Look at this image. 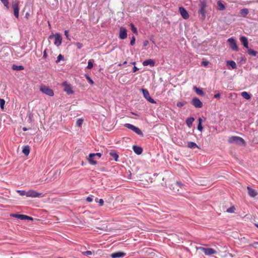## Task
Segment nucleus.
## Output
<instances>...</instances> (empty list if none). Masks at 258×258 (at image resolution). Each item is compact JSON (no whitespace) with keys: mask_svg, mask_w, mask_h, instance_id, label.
<instances>
[{"mask_svg":"<svg viewBox=\"0 0 258 258\" xmlns=\"http://www.w3.org/2000/svg\"><path fill=\"white\" fill-rule=\"evenodd\" d=\"M228 142L230 144H235L240 146H245L246 143L244 139L241 137L237 136H232L228 140Z\"/></svg>","mask_w":258,"mask_h":258,"instance_id":"1","label":"nucleus"},{"mask_svg":"<svg viewBox=\"0 0 258 258\" xmlns=\"http://www.w3.org/2000/svg\"><path fill=\"white\" fill-rule=\"evenodd\" d=\"M124 126L125 127L131 130L132 131H133V132L136 133L137 134L141 136V137H143L144 134L142 133V132L141 131V130L139 127H136V126H134V125L130 124V123H125V124H124Z\"/></svg>","mask_w":258,"mask_h":258,"instance_id":"2","label":"nucleus"},{"mask_svg":"<svg viewBox=\"0 0 258 258\" xmlns=\"http://www.w3.org/2000/svg\"><path fill=\"white\" fill-rule=\"evenodd\" d=\"M227 41L229 43L230 48L232 50L236 51H238L239 48L237 45L236 41L233 37L228 38Z\"/></svg>","mask_w":258,"mask_h":258,"instance_id":"3","label":"nucleus"},{"mask_svg":"<svg viewBox=\"0 0 258 258\" xmlns=\"http://www.w3.org/2000/svg\"><path fill=\"white\" fill-rule=\"evenodd\" d=\"M207 7V3L205 1H203L200 2V10L199 14L203 16V19L206 17V11L205 9Z\"/></svg>","mask_w":258,"mask_h":258,"instance_id":"4","label":"nucleus"},{"mask_svg":"<svg viewBox=\"0 0 258 258\" xmlns=\"http://www.w3.org/2000/svg\"><path fill=\"white\" fill-rule=\"evenodd\" d=\"M44 195L41 192H38L34 190H29L27 191V197L31 198H39L43 197Z\"/></svg>","mask_w":258,"mask_h":258,"instance_id":"5","label":"nucleus"},{"mask_svg":"<svg viewBox=\"0 0 258 258\" xmlns=\"http://www.w3.org/2000/svg\"><path fill=\"white\" fill-rule=\"evenodd\" d=\"M197 249H200L203 251L206 255H211L216 254L217 251L212 248H205L203 247H199L197 248Z\"/></svg>","mask_w":258,"mask_h":258,"instance_id":"6","label":"nucleus"},{"mask_svg":"<svg viewBox=\"0 0 258 258\" xmlns=\"http://www.w3.org/2000/svg\"><path fill=\"white\" fill-rule=\"evenodd\" d=\"M141 90L143 93L144 97L147 99V101L151 103H156L155 100L150 97L149 93L147 90L142 88L141 89Z\"/></svg>","mask_w":258,"mask_h":258,"instance_id":"7","label":"nucleus"},{"mask_svg":"<svg viewBox=\"0 0 258 258\" xmlns=\"http://www.w3.org/2000/svg\"><path fill=\"white\" fill-rule=\"evenodd\" d=\"M40 91L45 94L46 95H47L49 96H53L54 95V93L53 90L49 88L48 87L46 86H42L40 88Z\"/></svg>","mask_w":258,"mask_h":258,"instance_id":"8","label":"nucleus"},{"mask_svg":"<svg viewBox=\"0 0 258 258\" xmlns=\"http://www.w3.org/2000/svg\"><path fill=\"white\" fill-rule=\"evenodd\" d=\"M192 104L196 108H201L203 106V103L198 98H194L191 101Z\"/></svg>","mask_w":258,"mask_h":258,"instance_id":"9","label":"nucleus"},{"mask_svg":"<svg viewBox=\"0 0 258 258\" xmlns=\"http://www.w3.org/2000/svg\"><path fill=\"white\" fill-rule=\"evenodd\" d=\"M119 37L120 39H124L127 37V31L125 28L122 27L120 28Z\"/></svg>","mask_w":258,"mask_h":258,"instance_id":"10","label":"nucleus"},{"mask_svg":"<svg viewBox=\"0 0 258 258\" xmlns=\"http://www.w3.org/2000/svg\"><path fill=\"white\" fill-rule=\"evenodd\" d=\"M13 217L17 218L20 220H28L32 221L33 220V218L27 215H21V214H15L13 215Z\"/></svg>","mask_w":258,"mask_h":258,"instance_id":"11","label":"nucleus"},{"mask_svg":"<svg viewBox=\"0 0 258 258\" xmlns=\"http://www.w3.org/2000/svg\"><path fill=\"white\" fill-rule=\"evenodd\" d=\"M63 86L64 87V91L67 92L68 94L70 95L73 93V91L72 90L71 86L70 84L64 82L63 83Z\"/></svg>","mask_w":258,"mask_h":258,"instance_id":"12","label":"nucleus"},{"mask_svg":"<svg viewBox=\"0 0 258 258\" xmlns=\"http://www.w3.org/2000/svg\"><path fill=\"white\" fill-rule=\"evenodd\" d=\"M179 11L180 15L184 19H187L189 18V15L187 11L183 7H179Z\"/></svg>","mask_w":258,"mask_h":258,"instance_id":"13","label":"nucleus"},{"mask_svg":"<svg viewBox=\"0 0 258 258\" xmlns=\"http://www.w3.org/2000/svg\"><path fill=\"white\" fill-rule=\"evenodd\" d=\"M54 44L57 46H59L61 44L62 37L59 34H56L54 35Z\"/></svg>","mask_w":258,"mask_h":258,"instance_id":"14","label":"nucleus"},{"mask_svg":"<svg viewBox=\"0 0 258 258\" xmlns=\"http://www.w3.org/2000/svg\"><path fill=\"white\" fill-rule=\"evenodd\" d=\"M12 7L14 10V15L18 18L19 17V5L17 3H13Z\"/></svg>","mask_w":258,"mask_h":258,"instance_id":"15","label":"nucleus"},{"mask_svg":"<svg viewBox=\"0 0 258 258\" xmlns=\"http://www.w3.org/2000/svg\"><path fill=\"white\" fill-rule=\"evenodd\" d=\"M125 255V253L122 251H117L112 253L110 254V256L112 258H119L122 257Z\"/></svg>","mask_w":258,"mask_h":258,"instance_id":"16","label":"nucleus"},{"mask_svg":"<svg viewBox=\"0 0 258 258\" xmlns=\"http://www.w3.org/2000/svg\"><path fill=\"white\" fill-rule=\"evenodd\" d=\"M247 188L248 190V195L250 197L254 198L257 195V192L256 191L255 189L251 188L249 186H247Z\"/></svg>","mask_w":258,"mask_h":258,"instance_id":"17","label":"nucleus"},{"mask_svg":"<svg viewBox=\"0 0 258 258\" xmlns=\"http://www.w3.org/2000/svg\"><path fill=\"white\" fill-rule=\"evenodd\" d=\"M240 40L241 42V43H242V44L244 47L247 48H248V40H247V38L245 36H241L240 37Z\"/></svg>","mask_w":258,"mask_h":258,"instance_id":"18","label":"nucleus"},{"mask_svg":"<svg viewBox=\"0 0 258 258\" xmlns=\"http://www.w3.org/2000/svg\"><path fill=\"white\" fill-rule=\"evenodd\" d=\"M143 65L144 66L149 65L151 67H154L155 66V61L152 59H148L143 61Z\"/></svg>","mask_w":258,"mask_h":258,"instance_id":"19","label":"nucleus"},{"mask_svg":"<svg viewBox=\"0 0 258 258\" xmlns=\"http://www.w3.org/2000/svg\"><path fill=\"white\" fill-rule=\"evenodd\" d=\"M133 149L134 152L137 155H141L143 152V149L139 146L134 145L133 147Z\"/></svg>","mask_w":258,"mask_h":258,"instance_id":"20","label":"nucleus"},{"mask_svg":"<svg viewBox=\"0 0 258 258\" xmlns=\"http://www.w3.org/2000/svg\"><path fill=\"white\" fill-rule=\"evenodd\" d=\"M226 9L225 5L222 3L221 1L217 2V9L219 11H223Z\"/></svg>","mask_w":258,"mask_h":258,"instance_id":"21","label":"nucleus"},{"mask_svg":"<svg viewBox=\"0 0 258 258\" xmlns=\"http://www.w3.org/2000/svg\"><path fill=\"white\" fill-rule=\"evenodd\" d=\"M227 64L230 66L232 69H235L237 68L236 63L233 60H228L227 61Z\"/></svg>","mask_w":258,"mask_h":258,"instance_id":"22","label":"nucleus"},{"mask_svg":"<svg viewBox=\"0 0 258 258\" xmlns=\"http://www.w3.org/2000/svg\"><path fill=\"white\" fill-rule=\"evenodd\" d=\"M194 90L197 94L203 96L204 95V92H203L202 89L198 88L196 86L194 87Z\"/></svg>","mask_w":258,"mask_h":258,"instance_id":"23","label":"nucleus"},{"mask_svg":"<svg viewBox=\"0 0 258 258\" xmlns=\"http://www.w3.org/2000/svg\"><path fill=\"white\" fill-rule=\"evenodd\" d=\"M194 121V118L192 117H188L186 120V123L188 127H190L192 124V122Z\"/></svg>","mask_w":258,"mask_h":258,"instance_id":"24","label":"nucleus"},{"mask_svg":"<svg viewBox=\"0 0 258 258\" xmlns=\"http://www.w3.org/2000/svg\"><path fill=\"white\" fill-rule=\"evenodd\" d=\"M12 68L13 70L15 71H21L24 69V68L23 66H17L16 64H13Z\"/></svg>","mask_w":258,"mask_h":258,"instance_id":"25","label":"nucleus"},{"mask_svg":"<svg viewBox=\"0 0 258 258\" xmlns=\"http://www.w3.org/2000/svg\"><path fill=\"white\" fill-rule=\"evenodd\" d=\"M22 152L24 153V155L26 156H27L29 155L30 153V147L28 146H24L23 150Z\"/></svg>","mask_w":258,"mask_h":258,"instance_id":"26","label":"nucleus"},{"mask_svg":"<svg viewBox=\"0 0 258 258\" xmlns=\"http://www.w3.org/2000/svg\"><path fill=\"white\" fill-rule=\"evenodd\" d=\"M241 96L243 97L244 98L249 100L251 98V95L249 93H248L247 92L244 91L242 92L241 93Z\"/></svg>","mask_w":258,"mask_h":258,"instance_id":"27","label":"nucleus"},{"mask_svg":"<svg viewBox=\"0 0 258 258\" xmlns=\"http://www.w3.org/2000/svg\"><path fill=\"white\" fill-rule=\"evenodd\" d=\"M202 118L200 117L199 119H198V121H199V123H198V130L200 131V132H202L203 130V126H202Z\"/></svg>","mask_w":258,"mask_h":258,"instance_id":"28","label":"nucleus"},{"mask_svg":"<svg viewBox=\"0 0 258 258\" xmlns=\"http://www.w3.org/2000/svg\"><path fill=\"white\" fill-rule=\"evenodd\" d=\"M187 147L189 148H198V146L196 143L193 142H188L187 143Z\"/></svg>","mask_w":258,"mask_h":258,"instance_id":"29","label":"nucleus"},{"mask_svg":"<svg viewBox=\"0 0 258 258\" xmlns=\"http://www.w3.org/2000/svg\"><path fill=\"white\" fill-rule=\"evenodd\" d=\"M88 160L90 164L96 165L97 164L95 157L90 158V155H89V157L88 158Z\"/></svg>","mask_w":258,"mask_h":258,"instance_id":"30","label":"nucleus"},{"mask_svg":"<svg viewBox=\"0 0 258 258\" xmlns=\"http://www.w3.org/2000/svg\"><path fill=\"white\" fill-rule=\"evenodd\" d=\"M110 155L116 161H117V159H118V155H117V154L114 151H111L110 153H109Z\"/></svg>","mask_w":258,"mask_h":258,"instance_id":"31","label":"nucleus"},{"mask_svg":"<svg viewBox=\"0 0 258 258\" xmlns=\"http://www.w3.org/2000/svg\"><path fill=\"white\" fill-rule=\"evenodd\" d=\"M248 10L247 9H243L240 10V14L243 17L246 16L248 14Z\"/></svg>","mask_w":258,"mask_h":258,"instance_id":"32","label":"nucleus"},{"mask_svg":"<svg viewBox=\"0 0 258 258\" xmlns=\"http://www.w3.org/2000/svg\"><path fill=\"white\" fill-rule=\"evenodd\" d=\"M247 52L249 55L254 56H256L257 54V52L252 49H248Z\"/></svg>","mask_w":258,"mask_h":258,"instance_id":"33","label":"nucleus"},{"mask_svg":"<svg viewBox=\"0 0 258 258\" xmlns=\"http://www.w3.org/2000/svg\"><path fill=\"white\" fill-rule=\"evenodd\" d=\"M235 210V208L234 206H232L231 207H230L229 208L227 209L226 210V212L227 213H234Z\"/></svg>","mask_w":258,"mask_h":258,"instance_id":"34","label":"nucleus"},{"mask_svg":"<svg viewBox=\"0 0 258 258\" xmlns=\"http://www.w3.org/2000/svg\"><path fill=\"white\" fill-rule=\"evenodd\" d=\"M93 67V60H89L88 62V66L87 68L88 69H91Z\"/></svg>","mask_w":258,"mask_h":258,"instance_id":"35","label":"nucleus"},{"mask_svg":"<svg viewBox=\"0 0 258 258\" xmlns=\"http://www.w3.org/2000/svg\"><path fill=\"white\" fill-rule=\"evenodd\" d=\"M97 156L98 158H99L101 156V154L100 153H90V158L92 157H95Z\"/></svg>","mask_w":258,"mask_h":258,"instance_id":"36","label":"nucleus"},{"mask_svg":"<svg viewBox=\"0 0 258 258\" xmlns=\"http://www.w3.org/2000/svg\"><path fill=\"white\" fill-rule=\"evenodd\" d=\"M131 30H132V32L135 34H137L138 33V31H137V29L135 27V25L133 23H131Z\"/></svg>","mask_w":258,"mask_h":258,"instance_id":"37","label":"nucleus"},{"mask_svg":"<svg viewBox=\"0 0 258 258\" xmlns=\"http://www.w3.org/2000/svg\"><path fill=\"white\" fill-rule=\"evenodd\" d=\"M5 104V100L3 99L0 98V107L2 109H4Z\"/></svg>","mask_w":258,"mask_h":258,"instance_id":"38","label":"nucleus"},{"mask_svg":"<svg viewBox=\"0 0 258 258\" xmlns=\"http://www.w3.org/2000/svg\"><path fill=\"white\" fill-rule=\"evenodd\" d=\"M17 192L19 194V195L21 196H27V192L25 190H18Z\"/></svg>","mask_w":258,"mask_h":258,"instance_id":"39","label":"nucleus"},{"mask_svg":"<svg viewBox=\"0 0 258 258\" xmlns=\"http://www.w3.org/2000/svg\"><path fill=\"white\" fill-rule=\"evenodd\" d=\"M64 57L61 54H59L57 57V59L56 60V63H58L61 60L63 59Z\"/></svg>","mask_w":258,"mask_h":258,"instance_id":"40","label":"nucleus"},{"mask_svg":"<svg viewBox=\"0 0 258 258\" xmlns=\"http://www.w3.org/2000/svg\"><path fill=\"white\" fill-rule=\"evenodd\" d=\"M74 44L77 46L78 49H81L83 46V44L80 42H75Z\"/></svg>","mask_w":258,"mask_h":258,"instance_id":"41","label":"nucleus"},{"mask_svg":"<svg viewBox=\"0 0 258 258\" xmlns=\"http://www.w3.org/2000/svg\"><path fill=\"white\" fill-rule=\"evenodd\" d=\"M86 79L87 80V81L91 84H94V81L92 80V79L88 76V75H86Z\"/></svg>","mask_w":258,"mask_h":258,"instance_id":"42","label":"nucleus"},{"mask_svg":"<svg viewBox=\"0 0 258 258\" xmlns=\"http://www.w3.org/2000/svg\"><path fill=\"white\" fill-rule=\"evenodd\" d=\"M185 104V102H178L177 103V107H181L182 106H183Z\"/></svg>","mask_w":258,"mask_h":258,"instance_id":"43","label":"nucleus"},{"mask_svg":"<svg viewBox=\"0 0 258 258\" xmlns=\"http://www.w3.org/2000/svg\"><path fill=\"white\" fill-rule=\"evenodd\" d=\"M82 253L85 255H90L92 254V252L90 250H87V251L83 252Z\"/></svg>","mask_w":258,"mask_h":258,"instance_id":"44","label":"nucleus"},{"mask_svg":"<svg viewBox=\"0 0 258 258\" xmlns=\"http://www.w3.org/2000/svg\"><path fill=\"white\" fill-rule=\"evenodd\" d=\"M1 1L5 7H8V5H9L8 0H1Z\"/></svg>","mask_w":258,"mask_h":258,"instance_id":"45","label":"nucleus"},{"mask_svg":"<svg viewBox=\"0 0 258 258\" xmlns=\"http://www.w3.org/2000/svg\"><path fill=\"white\" fill-rule=\"evenodd\" d=\"M135 40H136V39H135V36H133L132 37V39H131V42H130V44H131V45L133 46V45H134L135 44Z\"/></svg>","mask_w":258,"mask_h":258,"instance_id":"46","label":"nucleus"},{"mask_svg":"<svg viewBox=\"0 0 258 258\" xmlns=\"http://www.w3.org/2000/svg\"><path fill=\"white\" fill-rule=\"evenodd\" d=\"M83 120L81 119H78L77 121V124L79 126H81L82 124V123H83Z\"/></svg>","mask_w":258,"mask_h":258,"instance_id":"47","label":"nucleus"},{"mask_svg":"<svg viewBox=\"0 0 258 258\" xmlns=\"http://www.w3.org/2000/svg\"><path fill=\"white\" fill-rule=\"evenodd\" d=\"M209 63V62L208 61H203L202 62V66H204V67H206L207 66Z\"/></svg>","mask_w":258,"mask_h":258,"instance_id":"48","label":"nucleus"},{"mask_svg":"<svg viewBox=\"0 0 258 258\" xmlns=\"http://www.w3.org/2000/svg\"><path fill=\"white\" fill-rule=\"evenodd\" d=\"M86 201H87V202H89V203L92 202L93 201L92 196H91V197H88L86 198Z\"/></svg>","mask_w":258,"mask_h":258,"instance_id":"49","label":"nucleus"},{"mask_svg":"<svg viewBox=\"0 0 258 258\" xmlns=\"http://www.w3.org/2000/svg\"><path fill=\"white\" fill-rule=\"evenodd\" d=\"M46 51H47V49H45L44 51H43V57L44 58H46L47 57V52H46Z\"/></svg>","mask_w":258,"mask_h":258,"instance_id":"50","label":"nucleus"},{"mask_svg":"<svg viewBox=\"0 0 258 258\" xmlns=\"http://www.w3.org/2000/svg\"><path fill=\"white\" fill-rule=\"evenodd\" d=\"M98 202L100 206H102L103 205L104 201L102 199H100Z\"/></svg>","mask_w":258,"mask_h":258,"instance_id":"51","label":"nucleus"},{"mask_svg":"<svg viewBox=\"0 0 258 258\" xmlns=\"http://www.w3.org/2000/svg\"><path fill=\"white\" fill-rule=\"evenodd\" d=\"M176 184H177L178 186H179V187H181L182 186H183L184 185L181 183L179 181H176Z\"/></svg>","mask_w":258,"mask_h":258,"instance_id":"52","label":"nucleus"},{"mask_svg":"<svg viewBox=\"0 0 258 258\" xmlns=\"http://www.w3.org/2000/svg\"><path fill=\"white\" fill-rule=\"evenodd\" d=\"M215 98H219L220 97V93H217V94H216L214 95V97Z\"/></svg>","mask_w":258,"mask_h":258,"instance_id":"53","label":"nucleus"},{"mask_svg":"<svg viewBox=\"0 0 258 258\" xmlns=\"http://www.w3.org/2000/svg\"><path fill=\"white\" fill-rule=\"evenodd\" d=\"M138 70H139V69L137 67L134 66V67L133 68V72H136Z\"/></svg>","mask_w":258,"mask_h":258,"instance_id":"54","label":"nucleus"},{"mask_svg":"<svg viewBox=\"0 0 258 258\" xmlns=\"http://www.w3.org/2000/svg\"><path fill=\"white\" fill-rule=\"evenodd\" d=\"M64 35H66V37L68 38V30L64 31Z\"/></svg>","mask_w":258,"mask_h":258,"instance_id":"55","label":"nucleus"},{"mask_svg":"<svg viewBox=\"0 0 258 258\" xmlns=\"http://www.w3.org/2000/svg\"><path fill=\"white\" fill-rule=\"evenodd\" d=\"M148 41H146L144 42V46H146L148 45Z\"/></svg>","mask_w":258,"mask_h":258,"instance_id":"56","label":"nucleus"},{"mask_svg":"<svg viewBox=\"0 0 258 258\" xmlns=\"http://www.w3.org/2000/svg\"><path fill=\"white\" fill-rule=\"evenodd\" d=\"M23 130L24 131H26L27 130V128L26 127H24L23 128Z\"/></svg>","mask_w":258,"mask_h":258,"instance_id":"57","label":"nucleus"},{"mask_svg":"<svg viewBox=\"0 0 258 258\" xmlns=\"http://www.w3.org/2000/svg\"><path fill=\"white\" fill-rule=\"evenodd\" d=\"M131 63L135 66L136 64V62L135 61L132 62H131Z\"/></svg>","mask_w":258,"mask_h":258,"instance_id":"58","label":"nucleus"},{"mask_svg":"<svg viewBox=\"0 0 258 258\" xmlns=\"http://www.w3.org/2000/svg\"><path fill=\"white\" fill-rule=\"evenodd\" d=\"M255 226H256V227H257V228H258V224H255Z\"/></svg>","mask_w":258,"mask_h":258,"instance_id":"59","label":"nucleus"},{"mask_svg":"<svg viewBox=\"0 0 258 258\" xmlns=\"http://www.w3.org/2000/svg\"><path fill=\"white\" fill-rule=\"evenodd\" d=\"M126 61H125L123 62V64H126Z\"/></svg>","mask_w":258,"mask_h":258,"instance_id":"60","label":"nucleus"},{"mask_svg":"<svg viewBox=\"0 0 258 258\" xmlns=\"http://www.w3.org/2000/svg\"><path fill=\"white\" fill-rule=\"evenodd\" d=\"M100 229H101V230H104V228H100Z\"/></svg>","mask_w":258,"mask_h":258,"instance_id":"61","label":"nucleus"}]
</instances>
